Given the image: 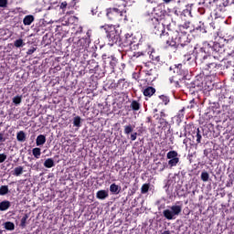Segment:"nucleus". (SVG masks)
I'll return each mask as SVG.
<instances>
[{"label": "nucleus", "mask_w": 234, "mask_h": 234, "mask_svg": "<svg viewBox=\"0 0 234 234\" xmlns=\"http://www.w3.org/2000/svg\"><path fill=\"white\" fill-rule=\"evenodd\" d=\"M154 12L156 16L151 18L148 23L154 34H155V36H160L163 32H165V24H164V20L166 17H169V15H167L165 10L160 8L155 9Z\"/></svg>", "instance_id": "nucleus-1"}, {"label": "nucleus", "mask_w": 234, "mask_h": 234, "mask_svg": "<svg viewBox=\"0 0 234 234\" xmlns=\"http://www.w3.org/2000/svg\"><path fill=\"white\" fill-rule=\"evenodd\" d=\"M175 72H176L178 76H183V78H186V74H188L187 69L184 68L182 64H178L177 66H176Z\"/></svg>", "instance_id": "nucleus-15"}, {"label": "nucleus", "mask_w": 234, "mask_h": 234, "mask_svg": "<svg viewBox=\"0 0 234 234\" xmlns=\"http://www.w3.org/2000/svg\"><path fill=\"white\" fill-rule=\"evenodd\" d=\"M102 59L104 62V65H110V68L112 69V72H114V69H116V65H118V58L114 56L107 57V55H102Z\"/></svg>", "instance_id": "nucleus-10"}, {"label": "nucleus", "mask_w": 234, "mask_h": 234, "mask_svg": "<svg viewBox=\"0 0 234 234\" xmlns=\"http://www.w3.org/2000/svg\"><path fill=\"white\" fill-rule=\"evenodd\" d=\"M193 138H196L197 144H201L202 142V133L200 132V128L196 129V133H194Z\"/></svg>", "instance_id": "nucleus-24"}, {"label": "nucleus", "mask_w": 234, "mask_h": 234, "mask_svg": "<svg viewBox=\"0 0 234 234\" xmlns=\"http://www.w3.org/2000/svg\"><path fill=\"white\" fill-rule=\"evenodd\" d=\"M195 100L190 101L189 105L187 106V109H195Z\"/></svg>", "instance_id": "nucleus-52"}, {"label": "nucleus", "mask_w": 234, "mask_h": 234, "mask_svg": "<svg viewBox=\"0 0 234 234\" xmlns=\"http://www.w3.org/2000/svg\"><path fill=\"white\" fill-rule=\"evenodd\" d=\"M154 92H156V90L154 88L149 86L144 90V96L151 98V96H153V94H154Z\"/></svg>", "instance_id": "nucleus-20"}, {"label": "nucleus", "mask_w": 234, "mask_h": 234, "mask_svg": "<svg viewBox=\"0 0 234 234\" xmlns=\"http://www.w3.org/2000/svg\"><path fill=\"white\" fill-rule=\"evenodd\" d=\"M56 164L54 163V159L48 158L44 162V167H47L48 169H51V167H54Z\"/></svg>", "instance_id": "nucleus-29"}, {"label": "nucleus", "mask_w": 234, "mask_h": 234, "mask_svg": "<svg viewBox=\"0 0 234 234\" xmlns=\"http://www.w3.org/2000/svg\"><path fill=\"white\" fill-rule=\"evenodd\" d=\"M170 83L174 85V87H180V82L178 80H175V77L170 78Z\"/></svg>", "instance_id": "nucleus-47"}, {"label": "nucleus", "mask_w": 234, "mask_h": 234, "mask_svg": "<svg viewBox=\"0 0 234 234\" xmlns=\"http://www.w3.org/2000/svg\"><path fill=\"white\" fill-rule=\"evenodd\" d=\"M8 6V0H0V8H6Z\"/></svg>", "instance_id": "nucleus-49"}, {"label": "nucleus", "mask_w": 234, "mask_h": 234, "mask_svg": "<svg viewBox=\"0 0 234 234\" xmlns=\"http://www.w3.org/2000/svg\"><path fill=\"white\" fill-rule=\"evenodd\" d=\"M210 48L212 54H222L224 52V48L218 42H214Z\"/></svg>", "instance_id": "nucleus-14"}, {"label": "nucleus", "mask_w": 234, "mask_h": 234, "mask_svg": "<svg viewBox=\"0 0 234 234\" xmlns=\"http://www.w3.org/2000/svg\"><path fill=\"white\" fill-rule=\"evenodd\" d=\"M73 126L74 127H81V117L76 116L73 118Z\"/></svg>", "instance_id": "nucleus-35"}, {"label": "nucleus", "mask_w": 234, "mask_h": 234, "mask_svg": "<svg viewBox=\"0 0 234 234\" xmlns=\"http://www.w3.org/2000/svg\"><path fill=\"white\" fill-rule=\"evenodd\" d=\"M182 213V201H177L170 209H165L163 215L166 220H175V217H178Z\"/></svg>", "instance_id": "nucleus-3"}, {"label": "nucleus", "mask_w": 234, "mask_h": 234, "mask_svg": "<svg viewBox=\"0 0 234 234\" xmlns=\"http://www.w3.org/2000/svg\"><path fill=\"white\" fill-rule=\"evenodd\" d=\"M220 69V64H217L216 62H209L207 64L205 70L208 72V77L217 76V70Z\"/></svg>", "instance_id": "nucleus-11"}, {"label": "nucleus", "mask_w": 234, "mask_h": 234, "mask_svg": "<svg viewBox=\"0 0 234 234\" xmlns=\"http://www.w3.org/2000/svg\"><path fill=\"white\" fill-rule=\"evenodd\" d=\"M150 58L152 61H155V63H162L160 56H155L154 53H151Z\"/></svg>", "instance_id": "nucleus-43"}, {"label": "nucleus", "mask_w": 234, "mask_h": 234, "mask_svg": "<svg viewBox=\"0 0 234 234\" xmlns=\"http://www.w3.org/2000/svg\"><path fill=\"white\" fill-rule=\"evenodd\" d=\"M110 191L112 193V195H120V192L122 191V186L116 185V183H112L110 186Z\"/></svg>", "instance_id": "nucleus-18"}, {"label": "nucleus", "mask_w": 234, "mask_h": 234, "mask_svg": "<svg viewBox=\"0 0 234 234\" xmlns=\"http://www.w3.org/2000/svg\"><path fill=\"white\" fill-rule=\"evenodd\" d=\"M159 123L163 125V127H167V125L169 124L166 119H161V118L159 119Z\"/></svg>", "instance_id": "nucleus-50"}, {"label": "nucleus", "mask_w": 234, "mask_h": 234, "mask_svg": "<svg viewBox=\"0 0 234 234\" xmlns=\"http://www.w3.org/2000/svg\"><path fill=\"white\" fill-rule=\"evenodd\" d=\"M89 43H90V39L87 37L80 38L77 42V47L79 50H85L87 47H89Z\"/></svg>", "instance_id": "nucleus-13"}, {"label": "nucleus", "mask_w": 234, "mask_h": 234, "mask_svg": "<svg viewBox=\"0 0 234 234\" xmlns=\"http://www.w3.org/2000/svg\"><path fill=\"white\" fill-rule=\"evenodd\" d=\"M14 46L16 48H21V47H25V42L23 41L22 38H19V39L15 40Z\"/></svg>", "instance_id": "nucleus-39"}, {"label": "nucleus", "mask_w": 234, "mask_h": 234, "mask_svg": "<svg viewBox=\"0 0 234 234\" xmlns=\"http://www.w3.org/2000/svg\"><path fill=\"white\" fill-rule=\"evenodd\" d=\"M10 190L8 189V186H0V197H5V195H8Z\"/></svg>", "instance_id": "nucleus-32"}, {"label": "nucleus", "mask_w": 234, "mask_h": 234, "mask_svg": "<svg viewBox=\"0 0 234 234\" xmlns=\"http://www.w3.org/2000/svg\"><path fill=\"white\" fill-rule=\"evenodd\" d=\"M160 36L161 43L164 45L165 48H169V47H176V40L173 37V31L163 32Z\"/></svg>", "instance_id": "nucleus-4"}, {"label": "nucleus", "mask_w": 234, "mask_h": 234, "mask_svg": "<svg viewBox=\"0 0 234 234\" xmlns=\"http://www.w3.org/2000/svg\"><path fill=\"white\" fill-rule=\"evenodd\" d=\"M177 34L178 37H176V45L174 46L176 48H178L179 47H182V45H186L191 41V39H189V34H187V31H179Z\"/></svg>", "instance_id": "nucleus-8"}, {"label": "nucleus", "mask_w": 234, "mask_h": 234, "mask_svg": "<svg viewBox=\"0 0 234 234\" xmlns=\"http://www.w3.org/2000/svg\"><path fill=\"white\" fill-rule=\"evenodd\" d=\"M187 16H191V12L187 9H185L180 14V18L182 19V21H187Z\"/></svg>", "instance_id": "nucleus-33"}, {"label": "nucleus", "mask_w": 234, "mask_h": 234, "mask_svg": "<svg viewBox=\"0 0 234 234\" xmlns=\"http://www.w3.org/2000/svg\"><path fill=\"white\" fill-rule=\"evenodd\" d=\"M32 154L33 156H35L37 159H39L41 157V148H33Z\"/></svg>", "instance_id": "nucleus-36"}, {"label": "nucleus", "mask_w": 234, "mask_h": 234, "mask_svg": "<svg viewBox=\"0 0 234 234\" xmlns=\"http://www.w3.org/2000/svg\"><path fill=\"white\" fill-rule=\"evenodd\" d=\"M191 87L192 89H200V87H202V82H200V80H194L192 83H191Z\"/></svg>", "instance_id": "nucleus-44"}, {"label": "nucleus", "mask_w": 234, "mask_h": 234, "mask_svg": "<svg viewBox=\"0 0 234 234\" xmlns=\"http://www.w3.org/2000/svg\"><path fill=\"white\" fill-rule=\"evenodd\" d=\"M5 229L7 231H14L16 229V225L12 221H6L4 223Z\"/></svg>", "instance_id": "nucleus-26"}, {"label": "nucleus", "mask_w": 234, "mask_h": 234, "mask_svg": "<svg viewBox=\"0 0 234 234\" xmlns=\"http://www.w3.org/2000/svg\"><path fill=\"white\" fill-rule=\"evenodd\" d=\"M226 53L229 57H230L234 59V43L229 44L228 46V48H226Z\"/></svg>", "instance_id": "nucleus-27"}, {"label": "nucleus", "mask_w": 234, "mask_h": 234, "mask_svg": "<svg viewBox=\"0 0 234 234\" xmlns=\"http://www.w3.org/2000/svg\"><path fill=\"white\" fill-rule=\"evenodd\" d=\"M27 220H28V214H25L20 220V228H27Z\"/></svg>", "instance_id": "nucleus-38"}, {"label": "nucleus", "mask_w": 234, "mask_h": 234, "mask_svg": "<svg viewBox=\"0 0 234 234\" xmlns=\"http://www.w3.org/2000/svg\"><path fill=\"white\" fill-rule=\"evenodd\" d=\"M189 25H191V23L189 21H185L184 25L179 27V32H186V30H187V28H189Z\"/></svg>", "instance_id": "nucleus-37"}, {"label": "nucleus", "mask_w": 234, "mask_h": 234, "mask_svg": "<svg viewBox=\"0 0 234 234\" xmlns=\"http://www.w3.org/2000/svg\"><path fill=\"white\" fill-rule=\"evenodd\" d=\"M13 176H21L23 175V166H17L12 172Z\"/></svg>", "instance_id": "nucleus-31"}, {"label": "nucleus", "mask_w": 234, "mask_h": 234, "mask_svg": "<svg viewBox=\"0 0 234 234\" xmlns=\"http://www.w3.org/2000/svg\"><path fill=\"white\" fill-rule=\"evenodd\" d=\"M0 142L1 143L6 142V138H5V133H0Z\"/></svg>", "instance_id": "nucleus-57"}, {"label": "nucleus", "mask_w": 234, "mask_h": 234, "mask_svg": "<svg viewBox=\"0 0 234 234\" xmlns=\"http://www.w3.org/2000/svg\"><path fill=\"white\" fill-rule=\"evenodd\" d=\"M108 89H111L112 90H118V81H114V80H110L108 82Z\"/></svg>", "instance_id": "nucleus-34"}, {"label": "nucleus", "mask_w": 234, "mask_h": 234, "mask_svg": "<svg viewBox=\"0 0 234 234\" xmlns=\"http://www.w3.org/2000/svg\"><path fill=\"white\" fill-rule=\"evenodd\" d=\"M88 39L90 37V30L87 31Z\"/></svg>", "instance_id": "nucleus-63"}, {"label": "nucleus", "mask_w": 234, "mask_h": 234, "mask_svg": "<svg viewBox=\"0 0 234 234\" xmlns=\"http://www.w3.org/2000/svg\"><path fill=\"white\" fill-rule=\"evenodd\" d=\"M140 56H144V53H140V52L133 53V55L132 56V59H134L136 58H140Z\"/></svg>", "instance_id": "nucleus-54"}, {"label": "nucleus", "mask_w": 234, "mask_h": 234, "mask_svg": "<svg viewBox=\"0 0 234 234\" xmlns=\"http://www.w3.org/2000/svg\"><path fill=\"white\" fill-rule=\"evenodd\" d=\"M144 67H146V69H144L143 72L145 73V81L148 83L154 81V80L158 78V69L155 67L149 69L147 63L144 64Z\"/></svg>", "instance_id": "nucleus-6"}, {"label": "nucleus", "mask_w": 234, "mask_h": 234, "mask_svg": "<svg viewBox=\"0 0 234 234\" xmlns=\"http://www.w3.org/2000/svg\"><path fill=\"white\" fill-rule=\"evenodd\" d=\"M34 16L32 15H27L24 17L23 19V23L25 25V27H28L30 25H32V23H34Z\"/></svg>", "instance_id": "nucleus-21"}, {"label": "nucleus", "mask_w": 234, "mask_h": 234, "mask_svg": "<svg viewBox=\"0 0 234 234\" xmlns=\"http://www.w3.org/2000/svg\"><path fill=\"white\" fill-rule=\"evenodd\" d=\"M106 32L108 39H111L112 43H118L120 39V33L116 30L114 25H105L101 27Z\"/></svg>", "instance_id": "nucleus-5"}, {"label": "nucleus", "mask_w": 234, "mask_h": 234, "mask_svg": "<svg viewBox=\"0 0 234 234\" xmlns=\"http://www.w3.org/2000/svg\"><path fill=\"white\" fill-rule=\"evenodd\" d=\"M47 142V137L43 134H39L37 137L36 144L37 146L39 145H45V143Z\"/></svg>", "instance_id": "nucleus-23"}, {"label": "nucleus", "mask_w": 234, "mask_h": 234, "mask_svg": "<svg viewBox=\"0 0 234 234\" xmlns=\"http://www.w3.org/2000/svg\"><path fill=\"white\" fill-rule=\"evenodd\" d=\"M7 156L6 154H0V164H3V162H5Z\"/></svg>", "instance_id": "nucleus-51"}, {"label": "nucleus", "mask_w": 234, "mask_h": 234, "mask_svg": "<svg viewBox=\"0 0 234 234\" xmlns=\"http://www.w3.org/2000/svg\"><path fill=\"white\" fill-rule=\"evenodd\" d=\"M17 142H26L27 141V133L24 131H20L16 133Z\"/></svg>", "instance_id": "nucleus-28"}, {"label": "nucleus", "mask_w": 234, "mask_h": 234, "mask_svg": "<svg viewBox=\"0 0 234 234\" xmlns=\"http://www.w3.org/2000/svg\"><path fill=\"white\" fill-rule=\"evenodd\" d=\"M133 131V125L128 124L124 126V134H131Z\"/></svg>", "instance_id": "nucleus-45"}, {"label": "nucleus", "mask_w": 234, "mask_h": 234, "mask_svg": "<svg viewBox=\"0 0 234 234\" xmlns=\"http://www.w3.org/2000/svg\"><path fill=\"white\" fill-rule=\"evenodd\" d=\"M146 123H153V119L151 117H147Z\"/></svg>", "instance_id": "nucleus-61"}, {"label": "nucleus", "mask_w": 234, "mask_h": 234, "mask_svg": "<svg viewBox=\"0 0 234 234\" xmlns=\"http://www.w3.org/2000/svg\"><path fill=\"white\" fill-rule=\"evenodd\" d=\"M96 197L99 200H105V198L109 197V192L107 190H99L96 194Z\"/></svg>", "instance_id": "nucleus-19"}, {"label": "nucleus", "mask_w": 234, "mask_h": 234, "mask_svg": "<svg viewBox=\"0 0 234 234\" xmlns=\"http://www.w3.org/2000/svg\"><path fill=\"white\" fill-rule=\"evenodd\" d=\"M23 101V96L21 95H16L13 98V103L16 105L21 104V101Z\"/></svg>", "instance_id": "nucleus-40"}, {"label": "nucleus", "mask_w": 234, "mask_h": 234, "mask_svg": "<svg viewBox=\"0 0 234 234\" xmlns=\"http://www.w3.org/2000/svg\"><path fill=\"white\" fill-rule=\"evenodd\" d=\"M222 3H219V6H229L231 5L230 0H221Z\"/></svg>", "instance_id": "nucleus-48"}, {"label": "nucleus", "mask_w": 234, "mask_h": 234, "mask_svg": "<svg viewBox=\"0 0 234 234\" xmlns=\"http://www.w3.org/2000/svg\"><path fill=\"white\" fill-rule=\"evenodd\" d=\"M159 100L162 101L163 103H165V105H168L169 101H171L169 97H167V95H160Z\"/></svg>", "instance_id": "nucleus-41"}, {"label": "nucleus", "mask_w": 234, "mask_h": 234, "mask_svg": "<svg viewBox=\"0 0 234 234\" xmlns=\"http://www.w3.org/2000/svg\"><path fill=\"white\" fill-rule=\"evenodd\" d=\"M130 107L132 111H140L142 109V104L138 101H132Z\"/></svg>", "instance_id": "nucleus-30"}, {"label": "nucleus", "mask_w": 234, "mask_h": 234, "mask_svg": "<svg viewBox=\"0 0 234 234\" xmlns=\"http://www.w3.org/2000/svg\"><path fill=\"white\" fill-rule=\"evenodd\" d=\"M11 203L8 200H4L0 202V211H6L10 209Z\"/></svg>", "instance_id": "nucleus-22"}, {"label": "nucleus", "mask_w": 234, "mask_h": 234, "mask_svg": "<svg viewBox=\"0 0 234 234\" xmlns=\"http://www.w3.org/2000/svg\"><path fill=\"white\" fill-rule=\"evenodd\" d=\"M149 184H144L141 187V193L142 195H145V193H148L149 192Z\"/></svg>", "instance_id": "nucleus-42"}, {"label": "nucleus", "mask_w": 234, "mask_h": 234, "mask_svg": "<svg viewBox=\"0 0 234 234\" xmlns=\"http://www.w3.org/2000/svg\"><path fill=\"white\" fill-rule=\"evenodd\" d=\"M136 138H138V133H133L131 134V140L132 142H134V140H136Z\"/></svg>", "instance_id": "nucleus-53"}, {"label": "nucleus", "mask_w": 234, "mask_h": 234, "mask_svg": "<svg viewBox=\"0 0 234 234\" xmlns=\"http://www.w3.org/2000/svg\"><path fill=\"white\" fill-rule=\"evenodd\" d=\"M133 36H129V35H126L125 36V38L123 39L122 41V47H125V48H131V46L135 43L134 40H133Z\"/></svg>", "instance_id": "nucleus-16"}, {"label": "nucleus", "mask_w": 234, "mask_h": 234, "mask_svg": "<svg viewBox=\"0 0 234 234\" xmlns=\"http://www.w3.org/2000/svg\"><path fill=\"white\" fill-rule=\"evenodd\" d=\"M196 30H200V32H206V29H204L202 26L196 27Z\"/></svg>", "instance_id": "nucleus-59"}, {"label": "nucleus", "mask_w": 234, "mask_h": 234, "mask_svg": "<svg viewBox=\"0 0 234 234\" xmlns=\"http://www.w3.org/2000/svg\"><path fill=\"white\" fill-rule=\"evenodd\" d=\"M94 69H95V71H96V69H100V65H98V63H95Z\"/></svg>", "instance_id": "nucleus-64"}, {"label": "nucleus", "mask_w": 234, "mask_h": 234, "mask_svg": "<svg viewBox=\"0 0 234 234\" xmlns=\"http://www.w3.org/2000/svg\"><path fill=\"white\" fill-rule=\"evenodd\" d=\"M223 109L228 111L227 116L229 120L234 121V109L229 108V106H223Z\"/></svg>", "instance_id": "nucleus-25"}, {"label": "nucleus", "mask_w": 234, "mask_h": 234, "mask_svg": "<svg viewBox=\"0 0 234 234\" xmlns=\"http://www.w3.org/2000/svg\"><path fill=\"white\" fill-rule=\"evenodd\" d=\"M166 158L168 160L169 169H173V167H176L180 163V158L178 157V152L175 150H171L166 154Z\"/></svg>", "instance_id": "nucleus-7"}, {"label": "nucleus", "mask_w": 234, "mask_h": 234, "mask_svg": "<svg viewBox=\"0 0 234 234\" xmlns=\"http://www.w3.org/2000/svg\"><path fill=\"white\" fill-rule=\"evenodd\" d=\"M207 58H211V57H209V55L206 53V50H204V48H200L195 57L196 63H204V61H206Z\"/></svg>", "instance_id": "nucleus-12"}, {"label": "nucleus", "mask_w": 234, "mask_h": 234, "mask_svg": "<svg viewBox=\"0 0 234 234\" xmlns=\"http://www.w3.org/2000/svg\"><path fill=\"white\" fill-rule=\"evenodd\" d=\"M129 89V82L125 79H120L118 80V90H125Z\"/></svg>", "instance_id": "nucleus-17"}, {"label": "nucleus", "mask_w": 234, "mask_h": 234, "mask_svg": "<svg viewBox=\"0 0 234 234\" xmlns=\"http://www.w3.org/2000/svg\"><path fill=\"white\" fill-rule=\"evenodd\" d=\"M160 118L161 119L167 118V114H166V112L164 110L160 112Z\"/></svg>", "instance_id": "nucleus-55"}, {"label": "nucleus", "mask_w": 234, "mask_h": 234, "mask_svg": "<svg viewBox=\"0 0 234 234\" xmlns=\"http://www.w3.org/2000/svg\"><path fill=\"white\" fill-rule=\"evenodd\" d=\"M36 51V48H29L27 52V54L28 56H32V54H34V52Z\"/></svg>", "instance_id": "nucleus-56"}, {"label": "nucleus", "mask_w": 234, "mask_h": 234, "mask_svg": "<svg viewBox=\"0 0 234 234\" xmlns=\"http://www.w3.org/2000/svg\"><path fill=\"white\" fill-rule=\"evenodd\" d=\"M106 16L112 23H127V11H120L118 8L106 9Z\"/></svg>", "instance_id": "nucleus-2"}, {"label": "nucleus", "mask_w": 234, "mask_h": 234, "mask_svg": "<svg viewBox=\"0 0 234 234\" xmlns=\"http://www.w3.org/2000/svg\"><path fill=\"white\" fill-rule=\"evenodd\" d=\"M201 180L203 182H207V180H209V174L206 171L201 173Z\"/></svg>", "instance_id": "nucleus-46"}, {"label": "nucleus", "mask_w": 234, "mask_h": 234, "mask_svg": "<svg viewBox=\"0 0 234 234\" xmlns=\"http://www.w3.org/2000/svg\"><path fill=\"white\" fill-rule=\"evenodd\" d=\"M173 1L176 0H163V3H165V5H169V3H173Z\"/></svg>", "instance_id": "nucleus-60"}, {"label": "nucleus", "mask_w": 234, "mask_h": 234, "mask_svg": "<svg viewBox=\"0 0 234 234\" xmlns=\"http://www.w3.org/2000/svg\"><path fill=\"white\" fill-rule=\"evenodd\" d=\"M162 234H171V232L169 230H165Z\"/></svg>", "instance_id": "nucleus-62"}, {"label": "nucleus", "mask_w": 234, "mask_h": 234, "mask_svg": "<svg viewBox=\"0 0 234 234\" xmlns=\"http://www.w3.org/2000/svg\"><path fill=\"white\" fill-rule=\"evenodd\" d=\"M177 50H181V52H186L185 58L187 61H191V52L195 50V48L193 47V44H191V41L186 42V44H183L182 47L177 48Z\"/></svg>", "instance_id": "nucleus-9"}, {"label": "nucleus", "mask_w": 234, "mask_h": 234, "mask_svg": "<svg viewBox=\"0 0 234 234\" xmlns=\"http://www.w3.org/2000/svg\"><path fill=\"white\" fill-rule=\"evenodd\" d=\"M67 1H64V2H62L61 4H60V8L62 9V10H65V8H67Z\"/></svg>", "instance_id": "nucleus-58"}]
</instances>
